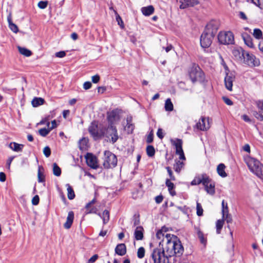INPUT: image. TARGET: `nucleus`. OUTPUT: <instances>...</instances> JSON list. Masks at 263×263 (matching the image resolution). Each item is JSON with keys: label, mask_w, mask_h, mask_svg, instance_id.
Returning <instances> with one entry per match:
<instances>
[{"label": "nucleus", "mask_w": 263, "mask_h": 263, "mask_svg": "<svg viewBox=\"0 0 263 263\" xmlns=\"http://www.w3.org/2000/svg\"><path fill=\"white\" fill-rule=\"evenodd\" d=\"M162 242V251L155 249L152 254L154 263H171L172 257L175 255L179 256L184 251L181 241L175 235H167Z\"/></svg>", "instance_id": "obj_1"}, {"label": "nucleus", "mask_w": 263, "mask_h": 263, "mask_svg": "<svg viewBox=\"0 0 263 263\" xmlns=\"http://www.w3.org/2000/svg\"><path fill=\"white\" fill-rule=\"evenodd\" d=\"M245 161L251 172L263 180V165L257 159L247 156Z\"/></svg>", "instance_id": "obj_2"}, {"label": "nucleus", "mask_w": 263, "mask_h": 263, "mask_svg": "<svg viewBox=\"0 0 263 263\" xmlns=\"http://www.w3.org/2000/svg\"><path fill=\"white\" fill-rule=\"evenodd\" d=\"M189 76L193 82L204 81V73L201 68L196 64H193L189 69Z\"/></svg>", "instance_id": "obj_3"}, {"label": "nucleus", "mask_w": 263, "mask_h": 263, "mask_svg": "<svg viewBox=\"0 0 263 263\" xmlns=\"http://www.w3.org/2000/svg\"><path fill=\"white\" fill-rule=\"evenodd\" d=\"M103 161V166L106 169L114 168L117 164V158L116 155L108 151H105L104 152Z\"/></svg>", "instance_id": "obj_4"}, {"label": "nucleus", "mask_w": 263, "mask_h": 263, "mask_svg": "<svg viewBox=\"0 0 263 263\" xmlns=\"http://www.w3.org/2000/svg\"><path fill=\"white\" fill-rule=\"evenodd\" d=\"M242 56L243 59V63L250 67H253L258 66L259 64V60L256 57L247 51H242Z\"/></svg>", "instance_id": "obj_5"}, {"label": "nucleus", "mask_w": 263, "mask_h": 263, "mask_svg": "<svg viewBox=\"0 0 263 263\" xmlns=\"http://www.w3.org/2000/svg\"><path fill=\"white\" fill-rule=\"evenodd\" d=\"M218 39L222 44H232L234 42V35L231 31L219 32Z\"/></svg>", "instance_id": "obj_6"}, {"label": "nucleus", "mask_w": 263, "mask_h": 263, "mask_svg": "<svg viewBox=\"0 0 263 263\" xmlns=\"http://www.w3.org/2000/svg\"><path fill=\"white\" fill-rule=\"evenodd\" d=\"M171 142L172 145L175 146L176 154L179 156V159L185 160V157L182 149V141L180 139H171Z\"/></svg>", "instance_id": "obj_7"}, {"label": "nucleus", "mask_w": 263, "mask_h": 263, "mask_svg": "<svg viewBox=\"0 0 263 263\" xmlns=\"http://www.w3.org/2000/svg\"><path fill=\"white\" fill-rule=\"evenodd\" d=\"M214 36L205 31L200 37V45L202 48H208L212 44Z\"/></svg>", "instance_id": "obj_8"}, {"label": "nucleus", "mask_w": 263, "mask_h": 263, "mask_svg": "<svg viewBox=\"0 0 263 263\" xmlns=\"http://www.w3.org/2000/svg\"><path fill=\"white\" fill-rule=\"evenodd\" d=\"M105 135L107 138H110V141L112 143H115L119 138L117 129L114 125H108Z\"/></svg>", "instance_id": "obj_9"}, {"label": "nucleus", "mask_w": 263, "mask_h": 263, "mask_svg": "<svg viewBox=\"0 0 263 263\" xmlns=\"http://www.w3.org/2000/svg\"><path fill=\"white\" fill-rule=\"evenodd\" d=\"M87 164L92 168L96 169L98 167V159L96 156L90 153H87L85 156Z\"/></svg>", "instance_id": "obj_10"}, {"label": "nucleus", "mask_w": 263, "mask_h": 263, "mask_svg": "<svg viewBox=\"0 0 263 263\" xmlns=\"http://www.w3.org/2000/svg\"><path fill=\"white\" fill-rule=\"evenodd\" d=\"M120 119V115L117 110H113L107 113V120L109 125H114Z\"/></svg>", "instance_id": "obj_11"}, {"label": "nucleus", "mask_w": 263, "mask_h": 263, "mask_svg": "<svg viewBox=\"0 0 263 263\" xmlns=\"http://www.w3.org/2000/svg\"><path fill=\"white\" fill-rule=\"evenodd\" d=\"M218 23L216 21H212L207 24L204 31L215 36L218 30Z\"/></svg>", "instance_id": "obj_12"}, {"label": "nucleus", "mask_w": 263, "mask_h": 263, "mask_svg": "<svg viewBox=\"0 0 263 263\" xmlns=\"http://www.w3.org/2000/svg\"><path fill=\"white\" fill-rule=\"evenodd\" d=\"M196 128L200 130H206L210 127L209 119L204 117L201 118L196 124Z\"/></svg>", "instance_id": "obj_13"}, {"label": "nucleus", "mask_w": 263, "mask_h": 263, "mask_svg": "<svg viewBox=\"0 0 263 263\" xmlns=\"http://www.w3.org/2000/svg\"><path fill=\"white\" fill-rule=\"evenodd\" d=\"M208 177L209 176L205 173L198 175L195 176L191 182V184L192 185H197L202 183L203 185L209 180Z\"/></svg>", "instance_id": "obj_14"}, {"label": "nucleus", "mask_w": 263, "mask_h": 263, "mask_svg": "<svg viewBox=\"0 0 263 263\" xmlns=\"http://www.w3.org/2000/svg\"><path fill=\"white\" fill-rule=\"evenodd\" d=\"M208 180L203 185L206 193L211 195H213L215 193V182L208 177Z\"/></svg>", "instance_id": "obj_15"}, {"label": "nucleus", "mask_w": 263, "mask_h": 263, "mask_svg": "<svg viewBox=\"0 0 263 263\" xmlns=\"http://www.w3.org/2000/svg\"><path fill=\"white\" fill-rule=\"evenodd\" d=\"M96 202V199L95 198L92 200H91L90 202L87 203L86 205H85V209H86V214H98V209L93 206V204H95Z\"/></svg>", "instance_id": "obj_16"}, {"label": "nucleus", "mask_w": 263, "mask_h": 263, "mask_svg": "<svg viewBox=\"0 0 263 263\" xmlns=\"http://www.w3.org/2000/svg\"><path fill=\"white\" fill-rule=\"evenodd\" d=\"M234 80L235 76L233 73H227L224 79L225 86L227 89L230 91L232 90L233 82Z\"/></svg>", "instance_id": "obj_17"}, {"label": "nucleus", "mask_w": 263, "mask_h": 263, "mask_svg": "<svg viewBox=\"0 0 263 263\" xmlns=\"http://www.w3.org/2000/svg\"><path fill=\"white\" fill-rule=\"evenodd\" d=\"M181 4L180 5V9H184L187 7H193L198 4L197 0H177Z\"/></svg>", "instance_id": "obj_18"}, {"label": "nucleus", "mask_w": 263, "mask_h": 263, "mask_svg": "<svg viewBox=\"0 0 263 263\" xmlns=\"http://www.w3.org/2000/svg\"><path fill=\"white\" fill-rule=\"evenodd\" d=\"M88 131L90 134L96 139L99 137L98 124L95 122H92L88 127Z\"/></svg>", "instance_id": "obj_19"}, {"label": "nucleus", "mask_w": 263, "mask_h": 263, "mask_svg": "<svg viewBox=\"0 0 263 263\" xmlns=\"http://www.w3.org/2000/svg\"><path fill=\"white\" fill-rule=\"evenodd\" d=\"M257 106L259 109V111L255 112L254 113V116L258 120L262 121L263 120V101H258L257 103Z\"/></svg>", "instance_id": "obj_20"}, {"label": "nucleus", "mask_w": 263, "mask_h": 263, "mask_svg": "<svg viewBox=\"0 0 263 263\" xmlns=\"http://www.w3.org/2000/svg\"><path fill=\"white\" fill-rule=\"evenodd\" d=\"M73 219H74L73 212L72 211L69 212V213L68 214L67 217L66 218V221L65 222V223L64 224V228L66 229H69L71 227V226L73 223Z\"/></svg>", "instance_id": "obj_21"}, {"label": "nucleus", "mask_w": 263, "mask_h": 263, "mask_svg": "<svg viewBox=\"0 0 263 263\" xmlns=\"http://www.w3.org/2000/svg\"><path fill=\"white\" fill-rule=\"evenodd\" d=\"M116 253L120 256H123L126 254V248L125 244L120 243L115 248Z\"/></svg>", "instance_id": "obj_22"}, {"label": "nucleus", "mask_w": 263, "mask_h": 263, "mask_svg": "<svg viewBox=\"0 0 263 263\" xmlns=\"http://www.w3.org/2000/svg\"><path fill=\"white\" fill-rule=\"evenodd\" d=\"M242 37L245 44L250 48H254V44L252 41V39L250 35L247 33L242 34Z\"/></svg>", "instance_id": "obj_23"}, {"label": "nucleus", "mask_w": 263, "mask_h": 263, "mask_svg": "<svg viewBox=\"0 0 263 263\" xmlns=\"http://www.w3.org/2000/svg\"><path fill=\"white\" fill-rule=\"evenodd\" d=\"M166 231V229L164 227H163L161 230H159L156 233L157 238L159 239H162L161 241L159 242V246H160L161 245L162 246V240H163V238H165L167 235H174L173 234H166L165 235L163 232H165Z\"/></svg>", "instance_id": "obj_24"}, {"label": "nucleus", "mask_w": 263, "mask_h": 263, "mask_svg": "<svg viewBox=\"0 0 263 263\" xmlns=\"http://www.w3.org/2000/svg\"><path fill=\"white\" fill-rule=\"evenodd\" d=\"M166 186L168 188V191L172 196L176 195V193L174 190L175 185L169 179H166L165 181Z\"/></svg>", "instance_id": "obj_25"}, {"label": "nucleus", "mask_w": 263, "mask_h": 263, "mask_svg": "<svg viewBox=\"0 0 263 263\" xmlns=\"http://www.w3.org/2000/svg\"><path fill=\"white\" fill-rule=\"evenodd\" d=\"M134 236L137 240H142L143 238V229L142 227H137L135 230Z\"/></svg>", "instance_id": "obj_26"}, {"label": "nucleus", "mask_w": 263, "mask_h": 263, "mask_svg": "<svg viewBox=\"0 0 263 263\" xmlns=\"http://www.w3.org/2000/svg\"><path fill=\"white\" fill-rule=\"evenodd\" d=\"M24 145L22 144H18L16 142H11L9 147L13 151L16 152H22Z\"/></svg>", "instance_id": "obj_27"}, {"label": "nucleus", "mask_w": 263, "mask_h": 263, "mask_svg": "<svg viewBox=\"0 0 263 263\" xmlns=\"http://www.w3.org/2000/svg\"><path fill=\"white\" fill-rule=\"evenodd\" d=\"M225 168L226 166L223 163L219 164L217 167V172L218 174L222 178H225L227 176Z\"/></svg>", "instance_id": "obj_28"}, {"label": "nucleus", "mask_w": 263, "mask_h": 263, "mask_svg": "<svg viewBox=\"0 0 263 263\" xmlns=\"http://www.w3.org/2000/svg\"><path fill=\"white\" fill-rule=\"evenodd\" d=\"M141 12L145 16H149L154 12V8L152 5L144 7L141 8Z\"/></svg>", "instance_id": "obj_29"}, {"label": "nucleus", "mask_w": 263, "mask_h": 263, "mask_svg": "<svg viewBox=\"0 0 263 263\" xmlns=\"http://www.w3.org/2000/svg\"><path fill=\"white\" fill-rule=\"evenodd\" d=\"M98 215L103 220V224H106L109 220V212L108 210H104L101 215L100 213H98Z\"/></svg>", "instance_id": "obj_30"}, {"label": "nucleus", "mask_w": 263, "mask_h": 263, "mask_svg": "<svg viewBox=\"0 0 263 263\" xmlns=\"http://www.w3.org/2000/svg\"><path fill=\"white\" fill-rule=\"evenodd\" d=\"M132 119L131 117H128L126 119L127 124L125 126V128L127 130L128 133H132L134 128V126L132 123Z\"/></svg>", "instance_id": "obj_31"}, {"label": "nucleus", "mask_w": 263, "mask_h": 263, "mask_svg": "<svg viewBox=\"0 0 263 263\" xmlns=\"http://www.w3.org/2000/svg\"><path fill=\"white\" fill-rule=\"evenodd\" d=\"M252 34L255 39L259 41L263 39V33L260 29L255 28Z\"/></svg>", "instance_id": "obj_32"}, {"label": "nucleus", "mask_w": 263, "mask_h": 263, "mask_svg": "<svg viewBox=\"0 0 263 263\" xmlns=\"http://www.w3.org/2000/svg\"><path fill=\"white\" fill-rule=\"evenodd\" d=\"M88 143V139L86 138H83L80 140L79 144V148L81 150L86 149L87 147V144Z\"/></svg>", "instance_id": "obj_33"}, {"label": "nucleus", "mask_w": 263, "mask_h": 263, "mask_svg": "<svg viewBox=\"0 0 263 263\" xmlns=\"http://www.w3.org/2000/svg\"><path fill=\"white\" fill-rule=\"evenodd\" d=\"M66 186L67 187L68 192L67 196L68 199L70 200L73 199L75 197V194L72 188L69 184H66Z\"/></svg>", "instance_id": "obj_34"}, {"label": "nucleus", "mask_w": 263, "mask_h": 263, "mask_svg": "<svg viewBox=\"0 0 263 263\" xmlns=\"http://www.w3.org/2000/svg\"><path fill=\"white\" fill-rule=\"evenodd\" d=\"M44 100L41 98H35L32 101V105L33 107H37L44 104Z\"/></svg>", "instance_id": "obj_35"}, {"label": "nucleus", "mask_w": 263, "mask_h": 263, "mask_svg": "<svg viewBox=\"0 0 263 263\" xmlns=\"http://www.w3.org/2000/svg\"><path fill=\"white\" fill-rule=\"evenodd\" d=\"M165 109L167 111H171L174 109L173 104L170 99H167L165 102Z\"/></svg>", "instance_id": "obj_36"}, {"label": "nucleus", "mask_w": 263, "mask_h": 263, "mask_svg": "<svg viewBox=\"0 0 263 263\" xmlns=\"http://www.w3.org/2000/svg\"><path fill=\"white\" fill-rule=\"evenodd\" d=\"M18 49L21 54L26 57H29L31 55V51L27 48L18 46Z\"/></svg>", "instance_id": "obj_37"}, {"label": "nucleus", "mask_w": 263, "mask_h": 263, "mask_svg": "<svg viewBox=\"0 0 263 263\" xmlns=\"http://www.w3.org/2000/svg\"><path fill=\"white\" fill-rule=\"evenodd\" d=\"M184 163L179 160L176 161L174 165V168L175 172L179 173L183 167Z\"/></svg>", "instance_id": "obj_38"}, {"label": "nucleus", "mask_w": 263, "mask_h": 263, "mask_svg": "<svg viewBox=\"0 0 263 263\" xmlns=\"http://www.w3.org/2000/svg\"><path fill=\"white\" fill-rule=\"evenodd\" d=\"M242 51H245L241 48L240 49H234L233 50V54L237 59H241Z\"/></svg>", "instance_id": "obj_39"}, {"label": "nucleus", "mask_w": 263, "mask_h": 263, "mask_svg": "<svg viewBox=\"0 0 263 263\" xmlns=\"http://www.w3.org/2000/svg\"><path fill=\"white\" fill-rule=\"evenodd\" d=\"M224 223L223 219L218 220L216 223V232L217 234H220L221 230L222 229Z\"/></svg>", "instance_id": "obj_40"}, {"label": "nucleus", "mask_w": 263, "mask_h": 263, "mask_svg": "<svg viewBox=\"0 0 263 263\" xmlns=\"http://www.w3.org/2000/svg\"><path fill=\"white\" fill-rule=\"evenodd\" d=\"M53 173L56 176H60L61 174V170L57 163L53 164Z\"/></svg>", "instance_id": "obj_41"}, {"label": "nucleus", "mask_w": 263, "mask_h": 263, "mask_svg": "<svg viewBox=\"0 0 263 263\" xmlns=\"http://www.w3.org/2000/svg\"><path fill=\"white\" fill-rule=\"evenodd\" d=\"M147 155L149 157H152L155 155V151L154 147L152 145H148L146 147Z\"/></svg>", "instance_id": "obj_42"}, {"label": "nucleus", "mask_w": 263, "mask_h": 263, "mask_svg": "<svg viewBox=\"0 0 263 263\" xmlns=\"http://www.w3.org/2000/svg\"><path fill=\"white\" fill-rule=\"evenodd\" d=\"M50 131L51 130L49 127L48 128H43L39 129V133L41 136L43 137H45L49 133Z\"/></svg>", "instance_id": "obj_43"}, {"label": "nucleus", "mask_w": 263, "mask_h": 263, "mask_svg": "<svg viewBox=\"0 0 263 263\" xmlns=\"http://www.w3.org/2000/svg\"><path fill=\"white\" fill-rule=\"evenodd\" d=\"M41 168L39 167L37 173L38 181L39 182H44L45 181V176L43 173L41 172Z\"/></svg>", "instance_id": "obj_44"}, {"label": "nucleus", "mask_w": 263, "mask_h": 263, "mask_svg": "<svg viewBox=\"0 0 263 263\" xmlns=\"http://www.w3.org/2000/svg\"><path fill=\"white\" fill-rule=\"evenodd\" d=\"M145 255V249L143 247H140L138 249L137 252V256L139 258H142Z\"/></svg>", "instance_id": "obj_45"}, {"label": "nucleus", "mask_w": 263, "mask_h": 263, "mask_svg": "<svg viewBox=\"0 0 263 263\" xmlns=\"http://www.w3.org/2000/svg\"><path fill=\"white\" fill-rule=\"evenodd\" d=\"M197 235L199 239H200L201 243L202 244H205L206 243V239L204 238V235L202 232L201 231L198 230L197 231Z\"/></svg>", "instance_id": "obj_46"}, {"label": "nucleus", "mask_w": 263, "mask_h": 263, "mask_svg": "<svg viewBox=\"0 0 263 263\" xmlns=\"http://www.w3.org/2000/svg\"><path fill=\"white\" fill-rule=\"evenodd\" d=\"M197 215L199 216H201L203 214V209L200 203L197 202L196 205Z\"/></svg>", "instance_id": "obj_47"}, {"label": "nucleus", "mask_w": 263, "mask_h": 263, "mask_svg": "<svg viewBox=\"0 0 263 263\" xmlns=\"http://www.w3.org/2000/svg\"><path fill=\"white\" fill-rule=\"evenodd\" d=\"M252 3L256 6L259 7L261 9H263V2L261 0H250Z\"/></svg>", "instance_id": "obj_48"}, {"label": "nucleus", "mask_w": 263, "mask_h": 263, "mask_svg": "<svg viewBox=\"0 0 263 263\" xmlns=\"http://www.w3.org/2000/svg\"><path fill=\"white\" fill-rule=\"evenodd\" d=\"M47 1H40L37 4V6L42 9H45L47 7Z\"/></svg>", "instance_id": "obj_49"}, {"label": "nucleus", "mask_w": 263, "mask_h": 263, "mask_svg": "<svg viewBox=\"0 0 263 263\" xmlns=\"http://www.w3.org/2000/svg\"><path fill=\"white\" fill-rule=\"evenodd\" d=\"M9 27L10 29L14 33H17L18 31L17 26L13 23H11V24L9 25Z\"/></svg>", "instance_id": "obj_50"}, {"label": "nucleus", "mask_w": 263, "mask_h": 263, "mask_svg": "<svg viewBox=\"0 0 263 263\" xmlns=\"http://www.w3.org/2000/svg\"><path fill=\"white\" fill-rule=\"evenodd\" d=\"M43 153L46 157H49L51 155L50 148L48 146H46L43 149Z\"/></svg>", "instance_id": "obj_51"}, {"label": "nucleus", "mask_w": 263, "mask_h": 263, "mask_svg": "<svg viewBox=\"0 0 263 263\" xmlns=\"http://www.w3.org/2000/svg\"><path fill=\"white\" fill-rule=\"evenodd\" d=\"M166 169L167 171V173L169 175V176L170 177V180H175V176L173 175V172L171 170V168L170 167H166Z\"/></svg>", "instance_id": "obj_52"}, {"label": "nucleus", "mask_w": 263, "mask_h": 263, "mask_svg": "<svg viewBox=\"0 0 263 263\" xmlns=\"http://www.w3.org/2000/svg\"><path fill=\"white\" fill-rule=\"evenodd\" d=\"M51 124V126H50V123H49V122H47V126L51 130L52 129H53V128H55L57 127V124L56 121L55 120L52 121Z\"/></svg>", "instance_id": "obj_53"}, {"label": "nucleus", "mask_w": 263, "mask_h": 263, "mask_svg": "<svg viewBox=\"0 0 263 263\" xmlns=\"http://www.w3.org/2000/svg\"><path fill=\"white\" fill-rule=\"evenodd\" d=\"M40 198L38 195H35L34 196L32 199V204L33 205H37L39 203Z\"/></svg>", "instance_id": "obj_54"}, {"label": "nucleus", "mask_w": 263, "mask_h": 263, "mask_svg": "<svg viewBox=\"0 0 263 263\" xmlns=\"http://www.w3.org/2000/svg\"><path fill=\"white\" fill-rule=\"evenodd\" d=\"M55 55L57 58H64L66 55V53L64 51H61L58 52H56Z\"/></svg>", "instance_id": "obj_55"}, {"label": "nucleus", "mask_w": 263, "mask_h": 263, "mask_svg": "<svg viewBox=\"0 0 263 263\" xmlns=\"http://www.w3.org/2000/svg\"><path fill=\"white\" fill-rule=\"evenodd\" d=\"M222 218H224L225 216L229 214V210L227 203L226 204V208L222 209Z\"/></svg>", "instance_id": "obj_56"}, {"label": "nucleus", "mask_w": 263, "mask_h": 263, "mask_svg": "<svg viewBox=\"0 0 263 263\" xmlns=\"http://www.w3.org/2000/svg\"><path fill=\"white\" fill-rule=\"evenodd\" d=\"M92 84L90 82H85L83 84V88L85 90L89 89L91 88Z\"/></svg>", "instance_id": "obj_57"}, {"label": "nucleus", "mask_w": 263, "mask_h": 263, "mask_svg": "<svg viewBox=\"0 0 263 263\" xmlns=\"http://www.w3.org/2000/svg\"><path fill=\"white\" fill-rule=\"evenodd\" d=\"M222 219H223V220H225L228 223L232 222V218L230 214L226 215L224 218H222Z\"/></svg>", "instance_id": "obj_58"}, {"label": "nucleus", "mask_w": 263, "mask_h": 263, "mask_svg": "<svg viewBox=\"0 0 263 263\" xmlns=\"http://www.w3.org/2000/svg\"><path fill=\"white\" fill-rule=\"evenodd\" d=\"M157 136L161 139H163L164 137V134L163 132V130L161 128H159L158 129L157 133Z\"/></svg>", "instance_id": "obj_59"}, {"label": "nucleus", "mask_w": 263, "mask_h": 263, "mask_svg": "<svg viewBox=\"0 0 263 263\" xmlns=\"http://www.w3.org/2000/svg\"><path fill=\"white\" fill-rule=\"evenodd\" d=\"M91 80L93 83H97L100 80V76L98 74L95 75L91 77Z\"/></svg>", "instance_id": "obj_60"}, {"label": "nucleus", "mask_w": 263, "mask_h": 263, "mask_svg": "<svg viewBox=\"0 0 263 263\" xmlns=\"http://www.w3.org/2000/svg\"><path fill=\"white\" fill-rule=\"evenodd\" d=\"M222 99H223L224 102L226 104H227L228 105H233V102L228 98L224 97L222 98Z\"/></svg>", "instance_id": "obj_61"}, {"label": "nucleus", "mask_w": 263, "mask_h": 263, "mask_svg": "<svg viewBox=\"0 0 263 263\" xmlns=\"http://www.w3.org/2000/svg\"><path fill=\"white\" fill-rule=\"evenodd\" d=\"M98 256L97 254L93 255L91 257H90L88 260V263H93L96 261L98 259Z\"/></svg>", "instance_id": "obj_62"}, {"label": "nucleus", "mask_w": 263, "mask_h": 263, "mask_svg": "<svg viewBox=\"0 0 263 263\" xmlns=\"http://www.w3.org/2000/svg\"><path fill=\"white\" fill-rule=\"evenodd\" d=\"M116 20L118 22V25L123 27V22L121 19V17L118 14H117V15L116 16Z\"/></svg>", "instance_id": "obj_63"}, {"label": "nucleus", "mask_w": 263, "mask_h": 263, "mask_svg": "<svg viewBox=\"0 0 263 263\" xmlns=\"http://www.w3.org/2000/svg\"><path fill=\"white\" fill-rule=\"evenodd\" d=\"M258 48L260 51L263 52V39L259 41L258 43Z\"/></svg>", "instance_id": "obj_64"}]
</instances>
